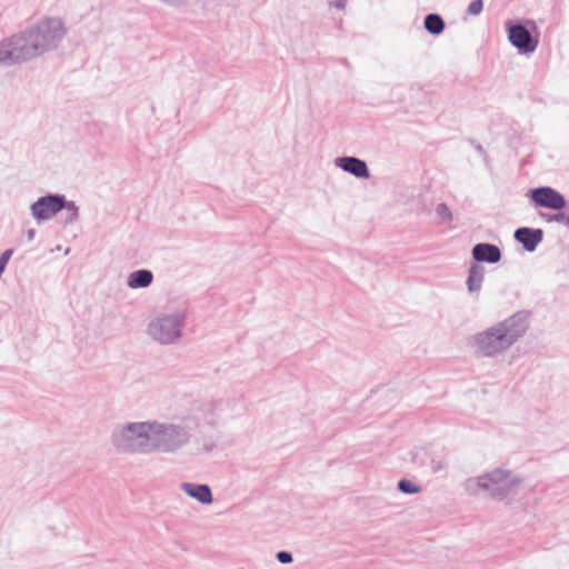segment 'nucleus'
Listing matches in <instances>:
<instances>
[{
	"instance_id": "nucleus-8",
	"label": "nucleus",
	"mask_w": 569,
	"mask_h": 569,
	"mask_svg": "<svg viewBox=\"0 0 569 569\" xmlns=\"http://www.w3.org/2000/svg\"><path fill=\"white\" fill-rule=\"evenodd\" d=\"M529 197L537 207L551 210H562L567 204L565 197L551 187L531 189L529 191Z\"/></svg>"
},
{
	"instance_id": "nucleus-19",
	"label": "nucleus",
	"mask_w": 569,
	"mask_h": 569,
	"mask_svg": "<svg viewBox=\"0 0 569 569\" xmlns=\"http://www.w3.org/2000/svg\"><path fill=\"white\" fill-rule=\"evenodd\" d=\"M483 9V1L482 0H473L469 3L467 8V13L470 16H479L482 12Z\"/></svg>"
},
{
	"instance_id": "nucleus-18",
	"label": "nucleus",
	"mask_w": 569,
	"mask_h": 569,
	"mask_svg": "<svg viewBox=\"0 0 569 569\" xmlns=\"http://www.w3.org/2000/svg\"><path fill=\"white\" fill-rule=\"evenodd\" d=\"M398 489L401 492L407 493V495H413V493H418L420 491L419 486L415 485L412 481L407 480V479H401L398 482Z\"/></svg>"
},
{
	"instance_id": "nucleus-26",
	"label": "nucleus",
	"mask_w": 569,
	"mask_h": 569,
	"mask_svg": "<svg viewBox=\"0 0 569 569\" xmlns=\"http://www.w3.org/2000/svg\"><path fill=\"white\" fill-rule=\"evenodd\" d=\"M563 226L569 228V211L565 212Z\"/></svg>"
},
{
	"instance_id": "nucleus-1",
	"label": "nucleus",
	"mask_w": 569,
	"mask_h": 569,
	"mask_svg": "<svg viewBox=\"0 0 569 569\" xmlns=\"http://www.w3.org/2000/svg\"><path fill=\"white\" fill-rule=\"evenodd\" d=\"M200 419L193 413L168 420L149 419L114 426L110 442L114 450L126 455H177L190 449L192 453H209L216 443L197 437Z\"/></svg>"
},
{
	"instance_id": "nucleus-3",
	"label": "nucleus",
	"mask_w": 569,
	"mask_h": 569,
	"mask_svg": "<svg viewBox=\"0 0 569 569\" xmlns=\"http://www.w3.org/2000/svg\"><path fill=\"white\" fill-rule=\"evenodd\" d=\"M529 326V313L518 311L473 335L472 348L483 358L502 357L527 333Z\"/></svg>"
},
{
	"instance_id": "nucleus-9",
	"label": "nucleus",
	"mask_w": 569,
	"mask_h": 569,
	"mask_svg": "<svg viewBox=\"0 0 569 569\" xmlns=\"http://www.w3.org/2000/svg\"><path fill=\"white\" fill-rule=\"evenodd\" d=\"M335 166L358 179H368L370 171L367 162L353 156H343L335 159Z\"/></svg>"
},
{
	"instance_id": "nucleus-17",
	"label": "nucleus",
	"mask_w": 569,
	"mask_h": 569,
	"mask_svg": "<svg viewBox=\"0 0 569 569\" xmlns=\"http://www.w3.org/2000/svg\"><path fill=\"white\" fill-rule=\"evenodd\" d=\"M436 214L442 223H450L453 219L452 212L446 203L437 204Z\"/></svg>"
},
{
	"instance_id": "nucleus-25",
	"label": "nucleus",
	"mask_w": 569,
	"mask_h": 569,
	"mask_svg": "<svg viewBox=\"0 0 569 569\" xmlns=\"http://www.w3.org/2000/svg\"><path fill=\"white\" fill-rule=\"evenodd\" d=\"M541 217L547 221V222H555L553 220V214H550V213H542Z\"/></svg>"
},
{
	"instance_id": "nucleus-4",
	"label": "nucleus",
	"mask_w": 569,
	"mask_h": 569,
	"mask_svg": "<svg viewBox=\"0 0 569 569\" xmlns=\"http://www.w3.org/2000/svg\"><path fill=\"white\" fill-rule=\"evenodd\" d=\"M186 321L187 308L184 306H167L162 311L150 318L146 333L159 345H174L183 336Z\"/></svg>"
},
{
	"instance_id": "nucleus-14",
	"label": "nucleus",
	"mask_w": 569,
	"mask_h": 569,
	"mask_svg": "<svg viewBox=\"0 0 569 569\" xmlns=\"http://www.w3.org/2000/svg\"><path fill=\"white\" fill-rule=\"evenodd\" d=\"M153 281V273L148 269H139L129 273L127 286L130 289L148 288Z\"/></svg>"
},
{
	"instance_id": "nucleus-24",
	"label": "nucleus",
	"mask_w": 569,
	"mask_h": 569,
	"mask_svg": "<svg viewBox=\"0 0 569 569\" xmlns=\"http://www.w3.org/2000/svg\"><path fill=\"white\" fill-rule=\"evenodd\" d=\"M34 237H36V230L34 229H29L27 231V239H28V241H32L34 239Z\"/></svg>"
},
{
	"instance_id": "nucleus-10",
	"label": "nucleus",
	"mask_w": 569,
	"mask_h": 569,
	"mask_svg": "<svg viewBox=\"0 0 569 569\" xmlns=\"http://www.w3.org/2000/svg\"><path fill=\"white\" fill-rule=\"evenodd\" d=\"M513 237L516 241L522 244L525 250H527L528 252H532L542 241L543 230L539 228L533 229L528 227H521L515 231Z\"/></svg>"
},
{
	"instance_id": "nucleus-7",
	"label": "nucleus",
	"mask_w": 569,
	"mask_h": 569,
	"mask_svg": "<svg viewBox=\"0 0 569 569\" xmlns=\"http://www.w3.org/2000/svg\"><path fill=\"white\" fill-rule=\"evenodd\" d=\"M527 26L536 27L535 22L527 20L526 23H507L508 39L510 43L518 49L520 53H532L538 47V39H536Z\"/></svg>"
},
{
	"instance_id": "nucleus-13",
	"label": "nucleus",
	"mask_w": 569,
	"mask_h": 569,
	"mask_svg": "<svg viewBox=\"0 0 569 569\" xmlns=\"http://www.w3.org/2000/svg\"><path fill=\"white\" fill-rule=\"evenodd\" d=\"M485 280V268L478 263H471L466 280L467 289L470 295H479Z\"/></svg>"
},
{
	"instance_id": "nucleus-23",
	"label": "nucleus",
	"mask_w": 569,
	"mask_h": 569,
	"mask_svg": "<svg viewBox=\"0 0 569 569\" xmlns=\"http://www.w3.org/2000/svg\"><path fill=\"white\" fill-rule=\"evenodd\" d=\"M565 212H558L553 214L555 222L563 224Z\"/></svg>"
},
{
	"instance_id": "nucleus-5",
	"label": "nucleus",
	"mask_w": 569,
	"mask_h": 569,
	"mask_svg": "<svg viewBox=\"0 0 569 569\" xmlns=\"http://www.w3.org/2000/svg\"><path fill=\"white\" fill-rule=\"evenodd\" d=\"M521 483L522 479L511 470L495 468L481 476L468 479L466 488L472 492L480 489L493 499L503 500L516 495Z\"/></svg>"
},
{
	"instance_id": "nucleus-11",
	"label": "nucleus",
	"mask_w": 569,
	"mask_h": 569,
	"mask_svg": "<svg viewBox=\"0 0 569 569\" xmlns=\"http://www.w3.org/2000/svg\"><path fill=\"white\" fill-rule=\"evenodd\" d=\"M180 489L190 498L202 505H210L213 501L212 491L209 485L182 482Z\"/></svg>"
},
{
	"instance_id": "nucleus-6",
	"label": "nucleus",
	"mask_w": 569,
	"mask_h": 569,
	"mask_svg": "<svg viewBox=\"0 0 569 569\" xmlns=\"http://www.w3.org/2000/svg\"><path fill=\"white\" fill-rule=\"evenodd\" d=\"M64 194L48 193L38 198V200L30 206V213L32 218L40 223L51 220L64 209Z\"/></svg>"
},
{
	"instance_id": "nucleus-22",
	"label": "nucleus",
	"mask_w": 569,
	"mask_h": 569,
	"mask_svg": "<svg viewBox=\"0 0 569 569\" xmlns=\"http://www.w3.org/2000/svg\"><path fill=\"white\" fill-rule=\"evenodd\" d=\"M335 8L342 10L347 6V0H333L331 3Z\"/></svg>"
},
{
	"instance_id": "nucleus-16",
	"label": "nucleus",
	"mask_w": 569,
	"mask_h": 569,
	"mask_svg": "<svg viewBox=\"0 0 569 569\" xmlns=\"http://www.w3.org/2000/svg\"><path fill=\"white\" fill-rule=\"evenodd\" d=\"M64 203H66V206H64L63 210H67V212H68L66 222L69 224H73L79 219V208L76 204V202L68 201L66 197H64Z\"/></svg>"
},
{
	"instance_id": "nucleus-15",
	"label": "nucleus",
	"mask_w": 569,
	"mask_h": 569,
	"mask_svg": "<svg viewBox=\"0 0 569 569\" xmlns=\"http://www.w3.org/2000/svg\"><path fill=\"white\" fill-rule=\"evenodd\" d=\"M423 27L430 34L439 36L445 30V21L439 14L429 13L425 17Z\"/></svg>"
},
{
	"instance_id": "nucleus-2",
	"label": "nucleus",
	"mask_w": 569,
	"mask_h": 569,
	"mask_svg": "<svg viewBox=\"0 0 569 569\" xmlns=\"http://www.w3.org/2000/svg\"><path fill=\"white\" fill-rule=\"evenodd\" d=\"M67 33L58 17H47L24 30L0 41V64L31 60L59 47Z\"/></svg>"
},
{
	"instance_id": "nucleus-12",
	"label": "nucleus",
	"mask_w": 569,
	"mask_h": 569,
	"mask_svg": "<svg viewBox=\"0 0 569 569\" xmlns=\"http://www.w3.org/2000/svg\"><path fill=\"white\" fill-rule=\"evenodd\" d=\"M472 258L477 262L497 263L501 260V251L498 246L480 242L472 248Z\"/></svg>"
},
{
	"instance_id": "nucleus-21",
	"label": "nucleus",
	"mask_w": 569,
	"mask_h": 569,
	"mask_svg": "<svg viewBox=\"0 0 569 569\" xmlns=\"http://www.w3.org/2000/svg\"><path fill=\"white\" fill-rule=\"evenodd\" d=\"M276 558L282 565H288L293 561V557L289 551H279L277 552Z\"/></svg>"
},
{
	"instance_id": "nucleus-20",
	"label": "nucleus",
	"mask_w": 569,
	"mask_h": 569,
	"mask_svg": "<svg viewBox=\"0 0 569 569\" xmlns=\"http://www.w3.org/2000/svg\"><path fill=\"white\" fill-rule=\"evenodd\" d=\"M13 254V250L12 249H7L2 252V254L0 256V272L3 273L10 258L12 257Z\"/></svg>"
}]
</instances>
